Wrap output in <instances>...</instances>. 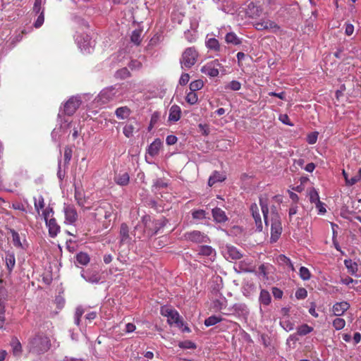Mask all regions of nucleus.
<instances>
[{"mask_svg": "<svg viewBox=\"0 0 361 361\" xmlns=\"http://www.w3.org/2000/svg\"><path fill=\"white\" fill-rule=\"evenodd\" d=\"M259 204L263 214L264 224L267 226L270 225L271 227V242L275 243L279 239L283 231L281 216L276 211L275 207L271 209L269 214L267 200L261 198L259 200Z\"/></svg>", "mask_w": 361, "mask_h": 361, "instance_id": "obj_1", "label": "nucleus"}, {"mask_svg": "<svg viewBox=\"0 0 361 361\" xmlns=\"http://www.w3.org/2000/svg\"><path fill=\"white\" fill-rule=\"evenodd\" d=\"M51 346L49 338L43 334H36L30 338L27 349L31 353L40 355L46 353Z\"/></svg>", "mask_w": 361, "mask_h": 361, "instance_id": "obj_2", "label": "nucleus"}, {"mask_svg": "<svg viewBox=\"0 0 361 361\" xmlns=\"http://www.w3.org/2000/svg\"><path fill=\"white\" fill-rule=\"evenodd\" d=\"M124 90L121 85H114L104 88L99 94V99L102 104L111 101L121 100Z\"/></svg>", "mask_w": 361, "mask_h": 361, "instance_id": "obj_3", "label": "nucleus"}, {"mask_svg": "<svg viewBox=\"0 0 361 361\" xmlns=\"http://www.w3.org/2000/svg\"><path fill=\"white\" fill-rule=\"evenodd\" d=\"M142 224H143L144 234L147 237H151L158 233V231L165 226L164 219H152L149 216L142 217Z\"/></svg>", "mask_w": 361, "mask_h": 361, "instance_id": "obj_4", "label": "nucleus"}, {"mask_svg": "<svg viewBox=\"0 0 361 361\" xmlns=\"http://www.w3.org/2000/svg\"><path fill=\"white\" fill-rule=\"evenodd\" d=\"M160 312L162 316L167 317V322L170 325L175 324L180 328L183 326V322L176 310L164 305L161 307Z\"/></svg>", "mask_w": 361, "mask_h": 361, "instance_id": "obj_5", "label": "nucleus"}, {"mask_svg": "<svg viewBox=\"0 0 361 361\" xmlns=\"http://www.w3.org/2000/svg\"><path fill=\"white\" fill-rule=\"evenodd\" d=\"M198 57V52L195 47L187 48L182 54L180 62L182 68H190L195 64Z\"/></svg>", "mask_w": 361, "mask_h": 361, "instance_id": "obj_6", "label": "nucleus"}, {"mask_svg": "<svg viewBox=\"0 0 361 361\" xmlns=\"http://www.w3.org/2000/svg\"><path fill=\"white\" fill-rule=\"evenodd\" d=\"M75 41L81 51L86 54L90 53L95 45L94 40L87 34L78 35Z\"/></svg>", "mask_w": 361, "mask_h": 361, "instance_id": "obj_7", "label": "nucleus"}, {"mask_svg": "<svg viewBox=\"0 0 361 361\" xmlns=\"http://www.w3.org/2000/svg\"><path fill=\"white\" fill-rule=\"evenodd\" d=\"M248 309L244 303H235L227 309L226 312H224L226 315H233L236 317H245L248 314Z\"/></svg>", "mask_w": 361, "mask_h": 361, "instance_id": "obj_8", "label": "nucleus"}, {"mask_svg": "<svg viewBox=\"0 0 361 361\" xmlns=\"http://www.w3.org/2000/svg\"><path fill=\"white\" fill-rule=\"evenodd\" d=\"M221 64L218 60H214L203 66L201 72L210 77H216L219 73V68Z\"/></svg>", "mask_w": 361, "mask_h": 361, "instance_id": "obj_9", "label": "nucleus"}, {"mask_svg": "<svg viewBox=\"0 0 361 361\" xmlns=\"http://www.w3.org/2000/svg\"><path fill=\"white\" fill-rule=\"evenodd\" d=\"M184 238L186 240L195 243H208L209 241V238L199 231L187 232L184 234Z\"/></svg>", "mask_w": 361, "mask_h": 361, "instance_id": "obj_10", "label": "nucleus"}, {"mask_svg": "<svg viewBox=\"0 0 361 361\" xmlns=\"http://www.w3.org/2000/svg\"><path fill=\"white\" fill-rule=\"evenodd\" d=\"M65 223L73 224L78 220V213L73 205L64 204Z\"/></svg>", "mask_w": 361, "mask_h": 361, "instance_id": "obj_11", "label": "nucleus"}, {"mask_svg": "<svg viewBox=\"0 0 361 361\" xmlns=\"http://www.w3.org/2000/svg\"><path fill=\"white\" fill-rule=\"evenodd\" d=\"M81 104V100L78 97H71L64 104V112L68 116L73 115Z\"/></svg>", "mask_w": 361, "mask_h": 361, "instance_id": "obj_12", "label": "nucleus"}, {"mask_svg": "<svg viewBox=\"0 0 361 361\" xmlns=\"http://www.w3.org/2000/svg\"><path fill=\"white\" fill-rule=\"evenodd\" d=\"M255 27L257 30H271L274 32L280 29V27L275 22L269 20L257 22L255 24Z\"/></svg>", "mask_w": 361, "mask_h": 361, "instance_id": "obj_13", "label": "nucleus"}, {"mask_svg": "<svg viewBox=\"0 0 361 361\" xmlns=\"http://www.w3.org/2000/svg\"><path fill=\"white\" fill-rule=\"evenodd\" d=\"M224 255L231 259H239L243 257L241 252L234 246L226 245L223 250Z\"/></svg>", "mask_w": 361, "mask_h": 361, "instance_id": "obj_14", "label": "nucleus"}, {"mask_svg": "<svg viewBox=\"0 0 361 361\" xmlns=\"http://www.w3.org/2000/svg\"><path fill=\"white\" fill-rule=\"evenodd\" d=\"M81 276L87 282L92 283H97L99 282L101 277L97 271H82Z\"/></svg>", "mask_w": 361, "mask_h": 361, "instance_id": "obj_15", "label": "nucleus"}, {"mask_svg": "<svg viewBox=\"0 0 361 361\" xmlns=\"http://www.w3.org/2000/svg\"><path fill=\"white\" fill-rule=\"evenodd\" d=\"M198 254L205 256L210 261H214L216 257V250L209 245H202L199 247Z\"/></svg>", "mask_w": 361, "mask_h": 361, "instance_id": "obj_16", "label": "nucleus"}, {"mask_svg": "<svg viewBox=\"0 0 361 361\" xmlns=\"http://www.w3.org/2000/svg\"><path fill=\"white\" fill-rule=\"evenodd\" d=\"M250 211L253 219H255L257 228L259 231H261L263 228L262 221L261 219L259 209L256 204H252L250 206Z\"/></svg>", "mask_w": 361, "mask_h": 361, "instance_id": "obj_17", "label": "nucleus"}, {"mask_svg": "<svg viewBox=\"0 0 361 361\" xmlns=\"http://www.w3.org/2000/svg\"><path fill=\"white\" fill-rule=\"evenodd\" d=\"M350 305L345 301L336 302L333 305L332 312L335 316L343 315L348 309Z\"/></svg>", "mask_w": 361, "mask_h": 361, "instance_id": "obj_18", "label": "nucleus"}, {"mask_svg": "<svg viewBox=\"0 0 361 361\" xmlns=\"http://www.w3.org/2000/svg\"><path fill=\"white\" fill-rule=\"evenodd\" d=\"M46 226L49 229V234L51 238L56 237L60 231V226L56 223V221L54 218H50V219H47L45 221Z\"/></svg>", "mask_w": 361, "mask_h": 361, "instance_id": "obj_19", "label": "nucleus"}, {"mask_svg": "<svg viewBox=\"0 0 361 361\" xmlns=\"http://www.w3.org/2000/svg\"><path fill=\"white\" fill-rule=\"evenodd\" d=\"M161 147H162L161 140L159 138L155 139L150 144V145L149 146V147L147 149L148 154L152 157H154L158 155Z\"/></svg>", "mask_w": 361, "mask_h": 361, "instance_id": "obj_20", "label": "nucleus"}, {"mask_svg": "<svg viewBox=\"0 0 361 361\" xmlns=\"http://www.w3.org/2000/svg\"><path fill=\"white\" fill-rule=\"evenodd\" d=\"M214 220L217 223H224L228 221V217L224 210L221 208L215 207L212 211Z\"/></svg>", "mask_w": 361, "mask_h": 361, "instance_id": "obj_21", "label": "nucleus"}, {"mask_svg": "<svg viewBox=\"0 0 361 361\" xmlns=\"http://www.w3.org/2000/svg\"><path fill=\"white\" fill-rule=\"evenodd\" d=\"M227 306L226 298L221 295L219 298L214 300L212 302V308L215 311H221L225 310Z\"/></svg>", "mask_w": 361, "mask_h": 361, "instance_id": "obj_22", "label": "nucleus"}, {"mask_svg": "<svg viewBox=\"0 0 361 361\" xmlns=\"http://www.w3.org/2000/svg\"><path fill=\"white\" fill-rule=\"evenodd\" d=\"M181 110L178 105H173L169 110V121H178L180 118Z\"/></svg>", "mask_w": 361, "mask_h": 361, "instance_id": "obj_23", "label": "nucleus"}, {"mask_svg": "<svg viewBox=\"0 0 361 361\" xmlns=\"http://www.w3.org/2000/svg\"><path fill=\"white\" fill-rule=\"evenodd\" d=\"M121 241L123 243H128L130 241L128 226L126 224H122L120 228Z\"/></svg>", "mask_w": 361, "mask_h": 361, "instance_id": "obj_24", "label": "nucleus"}, {"mask_svg": "<svg viewBox=\"0 0 361 361\" xmlns=\"http://www.w3.org/2000/svg\"><path fill=\"white\" fill-rule=\"evenodd\" d=\"M114 181L119 185L126 186L129 183L130 176L127 172L118 173L114 177Z\"/></svg>", "mask_w": 361, "mask_h": 361, "instance_id": "obj_25", "label": "nucleus"}, {"mask_svg": "<svg viewBox=\"0 0 361 361\" xmlns=\"http://www.w3.org/2000/svg\"><path fill=\"white\" fill-rule=\"evenodd\" d=\"M131 114V110L126 106L118 107L115 111V114L118 119H126Z\"/></svg>", "mask_w": 361, "mask_h": 361, "instance_id": "obj_26", "label": "nucleus"}, {"mask_svg": "<svg viewBox=\"0 0 361 361\" xmlns=\"http://www.w3.org/2000/svg\"><path fill=\"white\" fill-rule=\"evenodd\" d=\"M5 262L8 272H11L16 264V257L13 252H8L6 253Z\"/></svg>", "mask_w": 361, "mask_h": 361, "instance_id": "obj_27", "label": "nucleus"}, {"mask_svg": "<svg viewBox=\"0 0 361 361\" xmlns=\"http://www.w3.org/2000/svg\"><path fill=\"white\" fill-rule=\"evenodd\" d=\"M226 179V176L218 171H214L208 180V185L212 186L217 182H222Z\"/></svg>", "mask_w": 361, "mask_h": 361, "instance_id": "obj_28", "label": "nucleus"}, {"mask_svg": "<svg viewBox=\"0 0 361 361\" xmlns=\"http://www.w3.org/2000/svg\"><path fill=\"white\" fill-rule=\"evenodd\" d=\"M11 346L14 356H20L22 353V345L17 338H13L11 341Z\"/></svg>", "mask_w": 361, "mask_h": 361, "instance_id": "obj_29", "label": "nucleus"}, {"mask_svg": "<svg viewBox=\"0 0 361 361\" xmlns=\"http://www.w3.org/2000/svg\"><path fill=\"white\" fill-rule=\"evenodd\" d=\"M225 41L233 45L240 44L242 41L233 32H228L225 36Z\"/></svg>", "mask_w": 361, "mask_h": 361, "instance_id": "obj_30", "label": "nucleus"}, {"mask_svg": "<svg viewBox=\"0 0 361 361\" xmlns=\"http://www.w3.org/2000/svg\"><path fill=\"white\" fill-rule=\"evenodd\" d=\"M280 326L286 331H290L294 329L295 324L291 322L289 317H281L280 319Z\"/></svg>", "mask_w": 361, "mask_h": 361, "instance_id": "obj_31", "label": "nucleus"}, {"mask_svg": "<svg viewBox=\"0 0 361 361\" xmlns=\"http://www.w3.org/2000/svg\"><path fill=\"white\" fill-rule=\"evenodd\" d=\"M344 264H345V267L347 268L348 271L350 274H352V275L356 274L357 269H358V266L355 262H353L352 259H345Z\"/></svg>", "mask_w": 361, "mask_h": 361, "instance_id": "obj_32", "label": "nucleus"}, {"mask_svg": "<svg viewBox=\"0 0 361 361\" xmlns=\"http://www.w3.org/2000/svg\"><path fill=\"white\" fill-rule=\"evenodd\" d=\"M11 236H12V241L13 244L16 247L23 249V245L20 241V238L17 231H16L14 229L11 228L9 230Z\"/></svg>", "mask_w": 361, "mask_h": 361, "instance_id": "obj_33", "label": "nucleus"}, {"mask_svg": "<svg viewBox=\"0 0 361 361\" xmlns=\"http://www.w3.org/2000/svg\"><path fill=\"white\" fill-rule=\"evenodd\" d=\"M206 46L207 47L212 51H220V44L219 41L215 38H209L206 41Z\"/></svg>", "mask_w": 361, "mask_h": 361, "instance_id": "obj_34", "label": "nucleus"}, {"mask_svg": "<svg viewBox=\"0 0 361 361\" xmlns=\"http://www.w3.org/2000/svg\"><path fill=\"white\" fill-rule=\"evenodd\" d=\"M142 30L140 29H136L132 32L130 36L131 42L135 45H139L142 41Z\"/></svg>", "mask_w": 361, "mask_h": 361, "instance_id": "obj_35", "label": "nucleus"}, {"mask_svg": "<svg viewBox=\"0 0 361 361\" xmlns=\"http://www.w3.org/2000/svg\"><path fill=\"white\" fill-rule=\"evenodd\" d=\"M35 209L38 214L40 213V209L44 207V199L42 195H39L37 197H34Z\"/></svg>", "mask_w": 361, "mask_h": 361, "instance_id": "obj_36", "label": "nucleus"}, {"mask_svg": "<svg viewBox=\"0 0 361 361\" xmlns=\"http://www.w3.org/2000/svg\"><path fill=\"white\" fill-rule=\"evenodd\" d=\"M313 331V328L304 324L297 328V334L299 336H305Z\"/></svg>", "mask_w": 361, "mask_h": 361, "instance_id": "obj_37", "label": "nucleus"}, {"mask_svg": "<svg viewBox=\"0 0 361 361\" xmlns=\"http://www.w3.org/2000/svg\"><path fill=\"white\" fill-rule=\"evenodd\" d=\"M259 301L264 305H268L271 302V295L266 290H262L259 295Z\"/></svg>", "mask_w": 361, "mask_h": 361, "instance_id": "obj_38", "label": "nucleus"}, {"mask_svg": "<svg viewBox=\"0 0 361 361\" xmlns=\"http://www.w3.org/2000/svg\"><path fill=\"white\" fill-rule=\"evenodd\" d=\"M222 320L223 319L221 317L212 315L204 320V325L206 326H211L216 324L217 323L221 322Z\"/></svg>", "mask_w": 361, "mask_h": 361, "instance_id": "obj_39", "label": "nucleus"}, {"mask_svg": "<svg viewBox=\"0 0 361 361\" xmlns=\"http://www.w3.org/2000/svg\"><path fill=\"white\" fill-rule=\"evenodd\" d=\"M77 262L82 265H87L90 262V257L85 252H80L76 255Z\"/></svg>", "mask_w": 361, "mask_h": 361, "instance_id": "obj_40", "label": "nucleus"}, {"mask_svg": "<svg viewBox=\"0 0 361 361\" xmlns=\"http://www.w3.org/2000/svg\"><path fill=\"white\" fill-rule=\"evenodd\" d=\"M332 325L336 330H341L345 327V321L342 318L337 317L335 319H334Z\"/></svg>", "mask_w": 361, "mask_h": 361, "instance_id": "obj_41", "label": "nucleus"}, {"mask_svg": "<svg viewBox=\"0 0 361 361\" xmlns=\"http://www.w3.org/2000/svg\"><path fill=\"white\" fill-rule=\"evenodd\" d=\"M204 86V82L202 80H196L190 82V90L192 92H196L201 90Z\"/></svg>", "mask_w": 361, "mask_h": 361, "instance_id": "obj_42", "label": "nucleus"}, {"mask_svg": "<svg viewBox=\"0 0 361 361\" xmlns=\"http://www.w3.org/2000/svg\"><path fill=\"white\" fill-rule=\"evenodd\" d=\"M299 275H300V277L304 281L309 280L311 277V274H310V270L305 267H301L300 268Z\"/></svg>", "mask_w": 361, "mask_h": 361, "instance_id": "obj_43", "label": "nucleus"}, {"mask_svg": "<svg viewBox=\"0 0 361 361\" xmlns=\"http://www.w3.org/2000/svg\"><path fill=\"white\" fill-rule=\"evenodd\" d=\"M197 99H198V97H197V93L195 92H192L191 90L190 92L188 93V94L185 97L187 102L189 103L190 104H196L197 102Z\"/></svg>", "mask_w": 361, "mask_h": 361, "instance_id": "obj_44", "label": "nucleus"}, {"mask_svg": "<svg viewBox=\"0 0 361 361\" xmlns=\"http://www.w3.org/2000/svg\"><path fill=\"white\" fill-rule=\"evenodd\" d=\"M192 216L194 219L202 220L205 219L206 212L204 209H197L192 212Z\"/></svg>", "mask_w": 361, "mask_h": 361, "instance_id": "obj_45", "label": "nucleus"}, {"mask_svg": "<svg viewBox=\"0 0 361 361\" xmlns=\"http://www.w3.org/2000/svg\"><path fill=\"white\" fill-rule=\"evenodd\" d=\"M360 180H361V168L355 175L350 178L349 180H348V185L352 186Z\"/></svg>", "mask_w": 361, "mask_h": 361, "instance_id": "obj_46", "label": "nucleus"}, {"mask_svg": "<svg viewBox=\"0 0 361 361\" xmlns=\"http://www.w3.org/2000/svg\"><path fill=\"white\" fill-rule=\"evenodd\" d=\"M135 127L132 124H127L125 126L123 130V133L127 137H131L133 135Z\"/></svg>", "mask_w": 361, "mask_h": 361, "instance_id": "obj_47", "label": "nucleus"}, {"mask_svg": "<svg viewBox=\"0 0 361 361\" xmlns=\"http://www.w3.org/2000/svg\"><path fill=\"white\" fill-rule=\"evenodd\" d=\"M241 88V83L237 80H232L226 85V89H229L233 91H238Z\"/></svg>", "mask_w": 361, "mask_h": 361, "instance_id": "obj_48", "label": "nucleus"}, {"mask_svg": "<svg viewBox=\"0 0 361 361\" xmlns=\"http://www.w3.org/2000/svg\"><path fill=\"white\" fill-rule=\"evenodd\" d=\"M309 196H310V200L312 203H317L320 201L319 194L314 188H312L310 191Z\"/></svg>", "mask_w": 361, "mask_h": 361, "instance_id": "obj_49", "label": "nucleus"}, {"mask_svg": "<svg viewBox=\"0 0 361 361\" xmlns=\"http://www.w3.org/2000/svg\"><path fill=\"white\" fill-rule=\"evenodd\" d=\"M53 214L54 210L51 207H47V208H45L42 214L45 221H47V219H50V218H53Z\"/></svg>", "mask_w": 361, "mask_h": 361, "instance_id": "obj_50", "label": "nucleus"}, {"mask_svg": "<svg viewBox=\"0 0 361 361\" xmlns=\"http://www.w3.org/2000/svg\"><path fill=\"white\" fill-rule=\"evenodd\" d=\"M178 346L183 349H195L196 348L195 344L190 341L180 342Z\"/></svg>", "mask_w": 361, "mask_h": 361, "instance_id": "obj_51", "label": "nucleus"}, {"mask_svg": "<svg viewBox=\"0 0 361 361\" xmlns=\"http://www.w3.org/2000/svg\"><path fill=\"white\" fill-rule=\"evenodd\" d=\"M39 15L38 16L34 25L36 28H38L42 25L44 21V11L42 10L41 13H39Z\"/></svg>", "mask_w": 361, "mask_h": 361, "instance_id": "obj_52", "label": "nucleus"}, {"mask_svg": "<svg viewBox=\"0 0 361 361\" xmlns=\"http://www.w3.org/2000/svg\"><path fill=\"white\" fill-rule=\"evenodd\" d=\"M307 296V291L305 288H298L295 292V298L297 299L301 300L305 299Z\"/></svg>", "mask_w": 361, "mask_h": 361, "instance_id": "obj_53", "label": "nucleus"}, {"mask_svg": "<svg viewBox=\"0 0 361 361\" xmlns=\"http://www.w3.org/2000/svg\"><path fill=\"white\" fill-rule=\"evenodd\" d=\"M72 157V149L69 147H66L64 149V161L65 163L68 164Z\"/></svg>", "mask_w": 361, "mask_h": 361, "instance_id": "obj_54", "label": "nucleus"}, {"mask_svg": "<svg viewBox=\"0 0 361 361\" xmlns=\"http://www.w3.org/2000/svg\"><path fill=\"white\" fill-rule=\"evenodd\" d=\"M75 198L80 206L84 205V200L82 198V194L77 189L75 190Z\"/></svg>", "mask_w": 361, "mask_h": 361, "instance_id": "obj_55", "label": "nucleus"}, {"mask_svg": "<svg viewBox=\"0 0 361 361\" xmlns=\"http://www.w3.org/2000/svg\"><path fill=\"white\" fill-rule=\"evenodd\" d=\"M42 0H35L34 6H33V11L37 14L39 13H41L42 10L44 11V9L42 7Z\"/></svg>", "mask_w": 361, "mask_h": 361, "instance_id": "obj_56", "label": "nucleus"}, {"mask_svg": "<svg viewBox=\"0 0 361 361\" xmlns=\"http://www.w3.org/2000/svg\"><path fill=\"white\" fill-rule=\"evenodd\" d=\"M184 35H185V39L189 42H192L195 41L196 37H197L195 32H192L190 30L185 32Z\"/></svg>", "mask_w": 361, "mask_h": 361, "instance_id": "obj_57", "label": "nucleus"}, {"mask_svg": "<svg viewBox=\"0 0 361 361\" xmlns=\"http://www.w3.org/2000/svg\"><path fill=\"white\" fill-rule=\"evenodd\" d=\"M129 75L130 73L126 68H122L116 72V76L121 78H126Z\"/></svg>", "mask_w": 361, "mask_h": 361, "instance_id": "obj_58", "label": "nucleus"}, {"mask_svg": "<svg viewBox=\"0 0 361 361\" xmlns=\"http://www.w3.org/2000/svg\"><path fill=\"white\" fill-rule=\"evenodd\" d=\"M279 121H281L283 124H286L289 126H293V124L290 121V118L287 114H281L279 116Z\"/></svg>", "mask_w": 361, "mask_h": 361, "instance_id": "obj_59", "label": "nucleus"}, {"mask_svg": "<svg viewBox=\"0 0 361 361\" xmlns=\"http://www.w3.org/2000/svg\"><path fill=\"white\" fill-rule=\"evenodd\" d=\"M354 32V26L351 23L345 24V34L348 36L353 35Z\"/></svg>", "mask_w": 361, "mask_h": 361, "instance_id": "obj_60", "label": "nucleus"}, {"mask_svg": "<svg viewBox=\"0 0 361 361\" xmlns=\"http://www.w3.org/2000/svg\"><path fill=\"white\" fill-rule=\"evenodd\" d=\"M317 140V133H312L307 136V141L309 144L313 145Z\"/></svg>", "mask_w": 361, "mask_h": 361, "instance_id": "obj_61", "label": "nucleus"}, {"mask_svg": "<svg viewBox=\"0 0 361 361\" xmlns=\"http://www.w3.org/2000/svg\"><path fill=\"white\" fill-rule=\"evenodd\" d=\"M190 79V75L188 73H183L180 78L179 83L181 85H186Z\"/></svg>", "mask_w": 361, "mask_h": 361, "instance_id": "obj_62", "label": "nucleus"}, {"mask_svg": "<svg viewBox=\"0 0 361 361\" xmlns=\"http://www.w3.org/2000/svg\"><path fill=\"white\" fill-rule=\"evenodd\" d=\"M178 139L175 135H170L166 137V142L168 145H172L176 143Z\"/></svg>", "mask_w": 361, "mask_h": 361, "instance_id": "obj_63", "label": "nucleus"}, {"mask_svg": "<svg viewBox=\"0 0 361 361\" xmlns=\"http://www.w3.org/2000/svg\"><path fill=\"white\" fill-rule=\"evenodd\" d=\"M278 261L281 264L288 265V263H290V259L284 255H280L278 257Z\"/></svg>", "mask_w": 361, "mask_h": 361, "instance_id": "obj_64", "label": "nucleus"}]
</instances>
